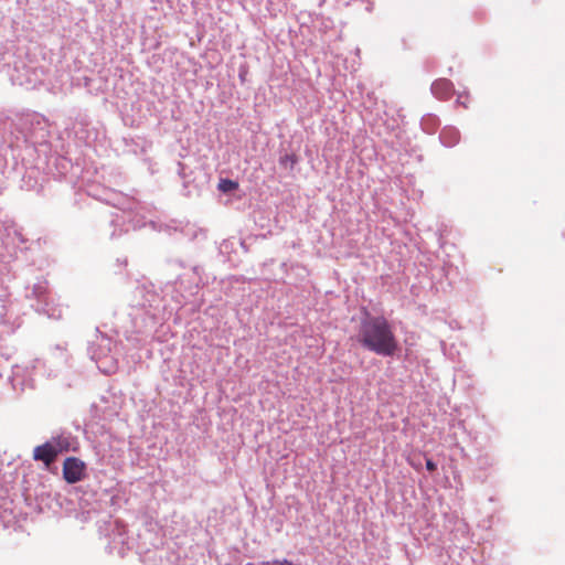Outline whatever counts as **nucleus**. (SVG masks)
<instances>
[{
  "label": "nucleus",
  "mask_w": 565,
  "mask_h": 565,
  "mask_svg": "<svg viewBox=\"0 0 565 565\" xmlns=\"http://www.w3.org/2000/svg\"><path fill=\"white\" fill-rule=\"evenodd\" d=\"M297 161H298L297 156L294 154V153L285 154L282 157H280V159H279L280 166L289 167L290 169H294V167L297 163Z\"/></svg>",
  "instance_id": "6e6552de"
},
{
  "label": "nucleus",
  "mask_w": 565,
  "mask_h": 565,
  "mask_svg": "<svg viewBox=\"0 0 565 565\" xmlns=\"http://www.w3.org/2000/svg\"><path fill=\"white\" fill-rule=\"evenodd\" d=\"M431 90L439 99H447L452 95L454 84L447 78H439L433 83Z\"/></svg>",
  "instance_id": "20e7f679"
},
{
  "label": "nucleus",
  "mask_w": 565,
  "mask_h": 565,
  "mask_svg": "<svg viewBox=\"0 0 565 565\" xmlns=\"http://www.w3.org/2000/svg\"><path fill=\"white\" fill-rule=\"evenodd\" d=\"M360 335L364 347L376 353H393L397 349L392 327L384 317L366 319Z\"/></svg>",
  "instance_id": "f257e3e1"
},
{
  "label": "nucleus",
  "mask_w": 565,
  "mask_h": 565,
  "mask_svg": "<svg viewBox=\"0 0 565 565\" xmlns=\"http://www.w3.org/2000/svg\"><path fill=\"white\" fill-rule=\"evenodd\" d=\"M57 457V451L53 448V443L47 441L43 445L36 446L33 450V458L39 461H43L46 466H50Z\"/></svg>",
  "instance_id": "7ed1b4c3"
},
{
  "label": "nucleus",
  "mask_w": 565,
  "mask_h": 565,
  "mask_svg": "<svg viewBox=\"0 0 565 565\" xmlns=\"http://www.w3.org/2000/svg\"><path fill=\"white\" fill-rule=\"evenodd\" d=\"M94 361L104 374H113L118 369V361L115 355H95Z\"/></svg>",
  "instance_id": "39448f33"
},
{
  "label": "nucleus",
  "mask_w": 565,
  "mask_h": 565,
  "mask_svg": "<svg viewBox=\"0 0 565 565\" xmlns=\"http://www.w3.org/2000/svg\"><path fill=\"white\" fill-rule=\"evenodd\" d=\"M426 469L430 472L435 471L437 469L436 463L431 459L426 460Z\"/></svg>",
  "instance_id": "1a4fd4ad"
},
{
  "label": "nucleus",
  "mask_w": 565,
  "mask_h": 565,
  "mask_svg": "<svg viewBox=\"0 0 565 565\" xmlns=\"http://www.w3.org/2000/svg\"><path fill=\"white\" fill-rule=\"evenodd\" d=\"M238 188V183L231 179H222L218 182V190L222 192H231Z\"/></svg>",
  "instance_id": "0eeeda50"
},
{
  "label": "nucleus",
  "mask_w": 565,
  "mask_h": 565,
  "mask_svg": "<svg viewBox=\"0 0 565 565\" xmlns=\"http://www.w3.org/2000/svg\"><path fill=\"white\" fill-rule=\"evenodd\" d=\"M51 443H53V448H55V450L57 451V455L62 451L68 450L70 443H68V439L65 437L60 436L57 438H53V440Z\"/></svg>",
  "instance_id": "423d86ee"
},
{
  "label": "nucleus",
  "mask_w": 565,
  "mask_h": 565,
  "mask_svg": "<svg viewBox=\"0 0 565 565\" xmlns=\"http://www.w3.org/2000/svg\"><path fill=\"white\" fill-rule=\"evenodd\" d=\"M86 466L76 457H68L63 463V478L67 483H76L84 479Z\"/></svg>",
  "instance_id": "f03ea898"
}]
</instances>
